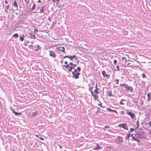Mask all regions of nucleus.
I'll return each instance as SVG.
<instances>
[{"instance_id":"nucleus-11","label":"nucleus","mask_w":151,"mask_h":151,"mask_svg":"<svg viewBox=\"0 0 151 151\" xmlns=\"http://www.w3.org/2000/svg\"><path fill=\"white\" fill-rule=\"evenodd\" d=\"M106 110L108 111H111V112H115L116 113L118 114V113L116 112V111L115 110H112L109 107H108L107 109H106Z\"/></svg>"},{"instance_id":"nucleus-45","label":"nucleus","mask_w":151,"mask_h":151,"mask_svg":"<svg viewBox=\"0 0 151 151\" xmlns=\"http://www.w3.org/2000/svg\"><path fill=\"white\" fill-rule=\"evenodd\" d=\"M4 2L6 4H7L8 3V2L6 0Z\"/></svg>"},{"instance_id":"nucleus-34","label":"nucleus","mask_w":151,"mask_h":151,"mask_svg":"<svg viewBox=\"0 0 151 151\" xmlns=\"http://www.w3.org/2000/svg\"><path fill=\"white\" fill-rule=\"evenodd\" d=\"M124 99L122 100L120 102V104H122V105H124V103H123L122 102V101H124Z\"/></svg>"},{"instance_id":"nucleus-51","label":"nucleus","mask_w":151,"mask_h":151,"mask_svg":"<svg viewBox=\"0 0 151 151\" xmlns=\"http://www.w3.org/2000/svg\"><path fill=\"white\" fill-rule=\"evenodd\" d=\"M109 96H112V95H111V93H110L109 94Z\"/></svg>"},{"instance_id":"nucleus-46","label":"nucleus","mask_w":151,"mask_h":151,"mask_svg":"<svg viewBox=\"0 0 151 151\" xmlns=\"http://www.w3.org/2000/svg\"><path fill=\"white\" fill-rule=\"evenodd\" d=\"M147 97L148 96H151V95H150L149 93H148L147 94Z\"/></svg>"},{"instance_id":"nucleus-4","label":"nucleus","mask_w":151,"mask_h":151,"mask_svg":"<svg viewBox=\"0 0 151 151\" xmlns=\"http://www.w3.org/2000/svg\"><path fill=\"white\" fill-rule=\"evenodd\" d=\"M93 86H90L89 88V90L91 92L92 95L93 96L94 99L95 100L98 97V96L97 94H94L93 92Z\"/></svg>"},{"instance_id":"nucleus-28","label":"nucleus","mask_w":151,"mask_h":151,"mask_svg":"<svg viewBox=\"0 0 151 151\" xmlns=\"http://www.w3.org/2000/svg\"><path fill=\"white\" fill-rule=\"evenodd\" d=\"M37 49H35L34 50H35L37 51L38 49H40V47L39 45H37Z\"/></svg>"},{"instance_id":"nucleus-39","label":"nucleus","mask_w":151,"mask_h":151,"mask_svg":"<svg viewBox=\"0 0 151 151\" xmlns=\"http://www.w3.org/2000/svg\"><path fill=\"white\" fill-rule=\"evenodd\" d=\"M98 105L100 106L101 107H102V103L100 102L98 104Z\"/></svg>"},{"instance_id":"nucleus-57","label":"nucleus","mask_w":151,"mask_h":151,"mask_svg":"<svg viewBox=\"0 0 151 151\" xmlns=\"http://www.w3.org/2000/svg\"><path fill=\"white\" fill-rule=\"evenodd\" d=\"M32 34H32H32H31V35H33Z\"/></svg>"},{"instance_id":"nucleus-20","label":"nucleus","mask_w":151,"mask_h":151,"mask_svg":"<svg viewBox=\"0 0 151 151\" xmlns=\"http://www.w3.org/2000/svg\"><path fill=\"white\" fill-rule=\"evenodd\" d=\"M121 85V86H123L124 88H126L127 89V87L128 86L127 85H126L125 84H123L122 85Z\"/></svg>"},{"instance_id":"nucleus-19","label":"nucleus","mask_w":151,"mask_h":151,"mask_svg":"<svg viewBox=\"0 0 151 151\" xmlns=\"http://www.w3.org/2000/svg\"><path fill=\"white\" fill-rule=\"evenodd\" d=\"M117 139H118L119 141L121 142H122L123 141V138L122 137H117Z\"/></svg>"},{"instance_id":"nucleus-55","label":"nucleus","mask_w":151,"mask_h":151,"mask_svg":"<svg viewBox=\"0 0 151 151\" xmlns=\"http://www.w3.org/2000/svg\"><path fill=\"white\" fill-rule=\"evenodd\" d=\"M102 107L103 108H104V107H105V106H102Z\"/></svg>"},{"instance_id":"nucleus-27","label":"nucleus","mask_w":151,"mask_h":151,"mask_svg":"<svg viewBox=\"0 0 151 151\" xmlns=\"http://www.w3.org/2000/svg\"><path fill=\"white\" fill-rule=\"evenodd\" d=\"M35 4H34L32 6V7L31 8V10H33L35 9Z\"/></svg>"},{"instance_id":"nucleus-50","label":"nucleus","mask_w":151,"mask_h":151,"mask_svg":"<svg viewBox=\"0 0 151 151\" xmlns=\"http://www.w3.org/2000/svg\"><path fill=\"white\" fill-rule=\"evenodd\" d=\"M35 31H36V32H38V30H37V29H35V31H34V32H35Z\"/></svg>"},{"instance_id":"nucleus-41","label":"nucleus","mask_w":151,"mask_h":151,"mask_svg":"<svg viewBox=\"0 0 151 151\" xmlns=\"http://www.w3.org/2000/svg\"><path fill=\"white\" fill-rule=\"evenodd\" d=\"M104 128H109V126H104Z\"/></svg>"},{"instance_id":"nucleus-32","label":"nucleus","mask_w":151,"mask_h":151,"mask_svg":"<svg viewBox=\"0 0 151 151\" xmlns=\"http://www.w3.org/2000/svg\"><path fill=\"white\" fill-rule=\"evenodd\" d=\"M142 76L143 78H145L146 77V76L144 73H143L142 74Z\"/></svg>"},{"instance_id":"nucleus-7","label":"nucleus","mask_w":151,"mask_h":151,"mask_svg":"<svg viewBox=\"0 0 151 151\" xmlns=\"http://www.w3.org/2000/svg\"><path fill=\"white\" fill-rule=\"evenodd\" d=\"M56 49L59 50L62 52L63 53H65V48L63 47H56Z\"/></svg>"},{"instance_id":"nucleus-48","label":"nucleus","mask_w":151,"mask_h":151,"mask_svg":"<svg viewBox=\"0 0 151 151\" xmlns=\"http://www.w3.org/2000/svg\"><path fill=\"white\" fill-rule=\"evenodd\" d=\"M35 136L39 138V136H38V135L36 134V135Z\"/></svg>"},{"instance_id":"nucleus-31","label":"nucleus","mask_w":151,"mask_h":151,"mask_svg":"<svg viewBox=\"0 0 151 151\" xmlns=\"http://www.w3.org/2000/svg\"><path fill=\"white\" fill-rule=\"evenodd\" d=\"M29 48L31 49H33V46L32 45H30L29 46Z\"/></svg>"},{"instance_id":"nucleus-30","label":"nucleus","mask_w":151,"mask_h":151,"mask_svg":"<svg viewBox=\"0 0 151 151\" xmlns=\"http://www.w3.org/2000/svg\"><path fill=\"white\" fill-rule=\"evenodd\" d=\"M151 96H148V97H147V101H150V100L151 99Z\"/></svg>"},{"instance_id":"nucleus-35","label":"nucleus","mask_w":151,"mask_h":151,"mask_svg":"<svg viewBox=\"0 0 151 151\" xmlns=\"http://www.w3.org/2000/svg\"><path fill=\"white\" fill-rule=\"evenodd\" d=\"M132 139H134V140L136 141L137 139H136L133 136L132 137Z\"/></svg>"},{"instance_id":"nucleus-52","label":"nucleus","mask_w":151,"mask_h":151,"mask_svg":"<svg viewBox=\"0 0 151 151\" xmlns=\"http://www.w3.org/2000/svg\"><path fill=\"white\" fill-rule=\"evenodd\" d=\"M38 2L39 3H41V1H40V0H38Z\"/></svg>"},{"instance_id":"nucleus-3","label":"nucleus","mask_w":151,"mask_h":151,"mask_svg":"<svg viewBox=\"0 0 151 151\" xmlns=\"http://www.w3.org/2000/svg\"><path fill=\"white\" fill-rule=\"evenodd\" d=\"M81 70V68L78 67L77 69L74 70V71L72 72L73 77L75 79H77L79 78L78 75H80L79 72Z\"/></svg>"},{"instance_id":"nucleus-14","label":"nucleus","mask_w":151,"mask_h":151,"mask_svg":"<svg viewBox=\"0 0 151 151\" xmlns=\"http://www.w3.org/2000/svg\"><path fill=\"white\" fill-rule=\"evenodd\" d=\"M13 5L14 6H16L17 8H18L17 3L16 0L14 1L13 3Z\"/></svg>"},{"instance_id":"nucleus-40","label":"nucleus","mask_w":151,"mask_h":151,"mask_svg":"<svg viewBox=\"0 0 151 151\" xmlns=\"http://www.w3.org/2000/svg\"><path fill=\"white\" fill-rule=\"evenodd\" d=\"M39 139H40L42 140H44V139L42 137H39Z\"/></svg>"},{"instance_id":"nucleus-2","label":"nucleus","mask_w":151,"mask_h":151,"mask_svg":"<svg viewBox=\"0 0 151 151\" xmlns=\"http://www.w3.org/2000/svg\"><path fill=\"white\" fill-rule=\"evenodd\" d=\"M63 66L69 71H71L75 67L70 60L68 59L67 61H65V65Z\"/></svg>"},{"instance_id":"nucleus-22","label":"nucleus","mask_w":151,"mask_h":151,"mask_svg":"<svg viewBox=\"0 0 151 151\" xmlns=\"http://www.w3.org/2000/svg\"><path fill=\"white\" fill-rule=\"evenodd\" d=\"M65 58H64V57H63V59L61 61V63L62 64H63V63L65 64V61H67V60H65Z\"/></svg>"},{"instance_id":"nucleus-16","label":"nucleus","mask_w":151,"mask_h":151,"mask_svg":"<svg viewBox=\"0 0 151 151\" xmlns=\"http://www.w3.org/2000/svg\"><path fill=\"white\" fill-rule=\"evenodd\" d=\"M31 34H32V33H29V34L30 35L31 38L32 39H35L36 37L35 35V34H34L33 35H31Z\"/></svg>"},{"instance_id":"nucleus-5","label":"nucleus","mask_w":151,"mask_h":151,"mask_svg":"<svg viewBox=\"0 0 151 151\" xmlns=\"http://www.w3.org/2000/svg\"><path fill=\"white\" fill-rule=\"evenodd\" d=\"M118 126L120 128H122L126 130H127L128 129V127L127 124L126 123H122L119 124L118 125Z\"/></svg>"},{"instance_id":"nucleus-25","label":"nucleus","mask_w":151,"mask_h":151,"mask_svg":"<svg viewBox=\"0 0 151 151\" xmlns=\"http://www.w3.org/2000/svg\"><path fill=\"white\" fill-rule=\"evenodd\" d=\"M9 5H8L6 6V8L7 9H5V12H6L7 13V12H8V11H7V10L8 9H9Z\"/></svg>"},{"instance_id":"nucleus-9","label":"nucleus","mask_w":151,"mask_h":151,"mask_svg":"<svg viewBox=\"0 0 151 151\" xmlns=\"http://www.w3.org/2000/svg\"><path fill=\"white\" fill-rule=\"evenodd\" d=\"M127 114L129 115L132 119H134L135 118V115L131 112H129L128 113H127Z\"/></svg>"},{"instance_id":"nucleus-12","label":"nucleus","mask_w":151,"mask_h":151,"mask_svg":"<svg viewBox=\"0 0 151 151\" xmlns=\"http://www.w3.org/2000/svg\"><path fill=\"white\" fill-rule=\"evenodd\" d=\"M127 91L132 92L133 91V88L132 86H128L127 88Z\"/></svg>"},{"instance_id":"nucleus-42","label":"nucleus","mask_w":151,"mask_h":151,"mask_svg":"<svg viewBox=\"0 0 151 151\" xmlns=\"http://www.w3.org/2000/svg\"><path fill=\"white\" fill-rule=\"evenodd\" d=\"M130 130H131V132H132V131H134V129H133V128H130Z\"/></svg>"},{"instance_id":"nucleus-49","label":"nucleus","mask_w":151,"mask_h":151,"mask_svg":"<svg viewBox=\"0 0 151 151\" xmlns=\"http://www.w3.org/2000/svg\"><path fill=\"white\" fill-rule=\"evenodd\" d=\"M52 1L54 3H55L56 1L55 0H52Z\"/></svg>"},{"instance_id":"nucleus-44","label":"nucleus","mask_w":151,"mask_h":151,"mask_svg":"<svg viewBox=\"0 0 151 151\" xmlns=\"http://www.w3.org/2000/svg\"><path fill=\"white\" fill-rule=\"evenodd\" d=\"M141 104L142 105H143V101H141Z\"/></svg>"},{"instance_id":"nucleus-21","label":"nucleus","mask_w":151,"mask_h":151,"mask_svg":"<svg viewBox=\"0 0 151 151\" xmlns=\"http://www.w3.org/2000/svg\"><path fill=\"white\" fill-rule=\"evenodd\" d=\"M37 114V112L36 111H35L32 113V116H36Z\"/></svg>"},{"instance_id":"nucleus-8","label":"nucleus","mask_w":151,"mask_h":151,"mask_svg":"<svg viewBox=\"0 0 151 151\" xmlns=\"http://www.w3.org/2000/svg\"><path fill=\"white\" fill-rule=\"evenodd\" d=\"M102 73L104 77H106L108 78H109L110 77V75L106 74L105 71L104 70L102 72Z\"/></svg>"},{"instance_id":"nucleus-17","label":"nucleus","mask_w":151,"mask_h":151,"mask_svg":"<svg viewBox=\"0 0 151 151\" xmlns=\"http://www.w3.org/2000/svg\"><path fill=\"white\" fill-rule=\"evenodd\" d=\"M45 10V7L44 6L42 7H41V9L40 10V12H42L44 13V11Z\"/></svg>"},{"instance_id":"nucleus-38","label":"nucleus","mask_w":151,"mask_h":151,"mask_svg":"<svg viewBox=\"0 0 151 151\" xmlns=\"http://www.w3.org/2000/svg\"><path fill=\"white\" fill-rule=\"evenodd\" d=\"M121 114L122 115H124V112L123 111H121Z\"/></svg>"},{"instance_id":"nucleus-24","label":"nucleus","mask_w":151,"mask_h":151,"mask_svg":"<svg viewBox=\"0 0 151 151\" xmlns=\"http://www.w3.org/2000/svg\"><path fill=\"white\" fill-rule=\"evenodd\" d=\"M130 133H128L127 134V136L125 137L126 139H128L130 136Z\"/></svg>"},{"instance_id":"nucleus-56","label":"nucleus","mask_w":151,"mask_h":151,"mask_svg":"<svg viewBox=\"0 0 151 151\" xmlns=\"http://www.w3.org/2000/svg\"><path fill=\"white\" fill-rule=\"evenodd\" d=\"M129 64H130V63H128V64H127V65H129Z\"/></svg>"},{"instance_id":"nucleus-23","label":"nucleus","mask_w":151,"mask_h":151,"mask_svg":"<svg viewBox=\"0 0 151 151\" xmlns=\"http://www.w3.org/2000/svg\"><path fill=\"white\" fill-rule=\"evenodd\" d=\"M18 36L19 35L18 34L16 33L13 35L12 36L13 37L17 38L18 37Z\"/></svg>"},{"instance_id":"nucleus-36","label":"nucleus","mask_w":151,"mask_h":151,"mask_svg":"<svg viewBox=\"0 0 151 151\" xmlns=\"http://www.w3.org/2000/svg\"><path fill=\"white\" fill-rule=\"evenodd\" d=\"M117 63V61L116 60H114V65H115Z\"/></svg>"},{"instance_id":"nucleus-13","label":"nucleus","mask_w":151,"mask_h":151,"mask_svg":"<svg viewBox=\"0 0 151 151\" xmlns=\"http://www.w3.org/2000/svg\"><path fill=\"white\" fill-rule=\"evenodd\" d=\"M19 38L21 41H23L24 40V38L25 37V36L23 35H21L19 37Z\"/></svg>"},{"instance_id":"nucleus-18","label":"nucleus","mask_w":151,"mask_h":151,"mask_svg":"<svg viewBox=\"0 0 151 151\" xmlns=\"http://www.w3.org/2000/svg\"><path fill=\"white\" fill-rule=\"evenodd\" d=\"M12 111L13 113H14V114L16 115H21V114L20 113L14 111L13 110H12Z\"/></svg>"},{"instance_id":"nucleus-29","label":"nucleus","mask_w":151,"mask_h":151,"mask_svg":"<svg viewBox=\"0 0 151 151\" xmlns=\"http://www.w3.org/2000/svg\"><path fill=\"white\" fill-rule=\"evenodd\" d=\"M126 59H127L125 57H123L122 58V60L123 61L124 60H125L126 62H127Z\"/></svg>"},{"instance_id":"nucleus-1","label":"nucleus","mask_w":151,"mask_h":151,"mask_svg":"<svg viewBox=\"0 0 151 151\" xmlns=\"http://www.w3.org/2000/svg\"><path fill=\"white\" fill-rule=\"evenodd\" d=\"M68 58V60H70V61H72V63L73 64L74 66L76 67L78 64L79 60L76 56L73 55V56H64V58Z\"/></svg>"},{"instance_id":"nucleus-47","label":"nucleus","mask_w":151,"mask_h":151,"mask_svg":"<svg viewBox=\"0 0 151 151\" xmlns=\"http://www.w3.org/2000/svg\"><path fill=\"white\" fill-rule=\"evenodd\" d=\"M136 141H137V142H140V140L139 139H137V140H136Z\"/></svg>"},{"instance_id":"nucleus-54","label":"nucleus","mask_w":151,"mask_h":151,"mask_svg":"<svg viewBox=\"0 0 151 151\" xmlns=\"http://www.w3.org/2000/svg\"><path fill=\"white\" fill-rule=\"evenodd\" d=\"M55 0V1H59V0Z\"/></svg>"},{"instance_id":"nucleus-37","label":"nucleus","mask_w":151,"mask_h":151,"mask_svg":"<svg viewBox=\"0 0 151 151\" xmlns=\"http://www.w3.org/2000/svg\"><path fill=\"white\" fill-rule=\"evenodd\" d=\"M116 83L117 85H118L119 84V80L118 79H116Z\"/></svg>"},{"instance_id":"nucleus-33","label":"nucleus","mask_w":151,"mask_h":151,"mask_svg":"<svg viewBox=\"0 0 151 151\" xmlns=\"http://www.w3.org/2000/svg\"><path fill=\"white\" fill-rule=\"evenodd\" d=\"M145 130L149 131V134H151V129H146Z\"/></svg>"},{"instance_id":"nucleus-60","label":"nucleus","mask_w":151,"mask_h":151,"mask_svg":"<svg viewBox=\"0 0 151 151\" xmlns=\"http://www.w3.org/2000/svg\"><path fill=\"white\" fill-rule=\"evenodd\" d=\"M150 1H151V0H150Z\"/></svg>"},{"instance_id":"nucleus-43","label":"nucleus","mask_w":151,"mask_h":151,"mask_svg":"<svg viewBox=\"0 0 151 151\" xmlns=\"http://www.w3.org/2000/svg\"><path fill=\"white\" fill-rule=\"evenodd\" d=\"M116 67L117 68V70H119V66L118 65H117L116 66Z\"/></svg>"},{"instance_id":"nucleus-59","label":"nucleus","mask_w":151,"mask_h":151,"mask_svg":"<svg viewBox=\"0 0 151 151\" xmlns=\"http://www.w3.org/2000/svg\"><path fill=\"white\" fill-rule=\"evenodd\" d=\"M132 136V134H131V136Z\"/></svg>"},{"instance_id":"nucleus-10","label":"nucleus","mask_w":151,"mask_h":151,"mask_svg":"<svg viewBox=\"0 0 151 151\" xmlns=\"http://www.w3.org/2000/svg\"><path fill=\"white\" fill-rule=\"evenodd\" d=\"M96 89L94 90V94H97H97H99V91H98V90H99V89L97 88V85L96 84Z\"/></svg>"},{"instance_id":"nucleus-58","label":"nucleus","mask_w":151,"mask_h":151,"mask_svg":"<svg viewBox=\"0 0 151 151\" xmlns=\"http://www.w3.org/2000/svg\"><path fill=\"white\" fill-rule=\"evenodd\" d=\"M54 61H56V60H54Z\"/></svg>"},{"instance_id":"nucleus-26","label":"nucleus","mask_w":151,"mask_h":151,"mask_svg":"<svg viewBox=\"0 0 151 151\" xmlns=\"http://www.w3.org/2000/svg\"><path fill=\"white\" fill-rule=\"evenodd\" d=\"M146 125H148L149 126V127H151V121H150L149 122L147 123L146 124Z\"/></svg>"},{"instance_id":"nucleus-6","label":"nucleus","mask_w":151,"mask_h":151,"mask_svg":"<svg viewBox=\"0 0 151 151\" xmlns=\"http://www.w3.org/2000/svg\"><path fill=\"white\" fill-rule=\"evenodd\" d=\"M49 52L50 53L49 55L50 56L53 57L54 58H56L57 55L54 51L52 50H49Z\"/></svg>"},{"instance_id":"nucleus-53","label":"nucleus","mask_w":151,"mask_h":151,"mask_svg":"<svg viewBox=\"0 0 151 151\" xmlns=\"http://www.w3.org/2000/svg\"><path fill=\"white\" fill-rule=\"evenodd\" d=\"M129 66H132H132H133V65H129Z\"/></svg>"},{"instance_id":"nucleus-15","label":"nucleus","mask_w":151,"mask_h":151,"mask_svg":"<svg viewBox=\"0 0 151 151\" xmlns=\"http://www.w3.org/2000/svg\"><path fill=\"white\" fill-rule=\"evenodd\" d=\"M97 145V147L96 148H94L93 149V150H98L99 149L101 148L98 144H96Z\"/></svg>"}]
</instances>
